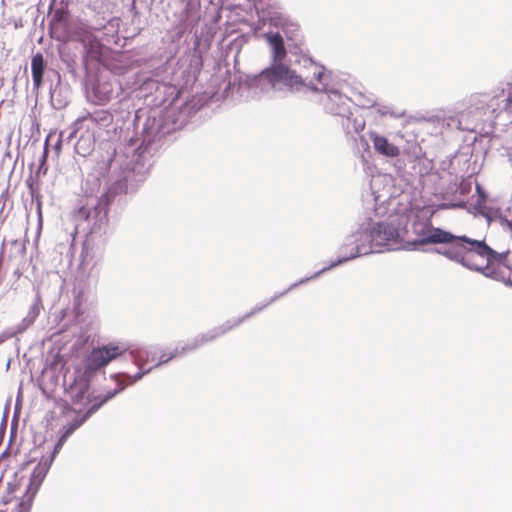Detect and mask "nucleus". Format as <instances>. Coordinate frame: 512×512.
<instances>
[{
	"label": "nucleus",
	"instance_id": "f257e3e1",
	"mask_svg": "<svg viewBox=\"0 0 512 512\" xmlns=\"http://www.w3.org/2000/svg\"><path fill=\"white\" fill-rule=\"evenodd\" d=\"M420 235L422 238L417 243L448 244L447 247L439 250V253L472 270L480 271L488 268L493 257L494 251L484 241L455 236L441 228L427 226V230Z\"/></svg>",
	"mask_w": 512,
	"mask_h": 512
},
{
	"label": "nucleus",
	"instance_id": "f03ea898",
	"mask_svg": "<svg viewBox=\"0 0 512 512\" xmlns=\"http://www.w3.org/2000/svg\"><path fill=\"white\" fill-rule=\"evenodd\" d=\"M127 351L128 347L120 343H108L104 346L93 348L84 359L83 377L75 379L67 389L72 404L86 406L92 403L88 395L90 378L99 369L123 356Z\"/></svg>",
	"mask_w": 512,
	"mask_h": 512
},
{
	"label": "nucleus",
	"instance_id": "7ed1b4c3",
	"mask_svg": "<svg viewBox=\"0 0 512 512\" xmlns=\"http://www.w3.org/2000/svg\"><path fill=\"white\" fill-rule=\"evenodd\" d=\"M269 303L264 306L254 308L250 313L238 317L230 319L223 324L213 328L212 330L207 331L206 333H202L195 337L191 342H189L185 347L182 348V352L195 350L209 342L216 340L217 338L223 336L224 334L230 332L234 328L241 325L246 319L250 316L260 312L264 307H266Z\"/></svg>",
	"mask_w": 512,
	"mask_h": 512
},
{
	"label": "nucleus",
	"instance_id": "20e7f679",
	"mask_svg": "<svg viewBox=\"0 0 512 512\" xmlns=\"http://www.w3.org/2000/svg\"><path fill=\"white\" fill-rule=\"evenodd\" d=\"M470 100L481 116H493L505 110L506 94L503 88H495L489 92L476 93Z\"/></svg>",
	"mask_w": 512,
	"mask_h": 512
},
{
	"label": "nucleus",
	"instance_id": "39448f33",
	"mask_svg": "<svg viewBox=\"0 0 512 512\" xmlns=\"http://www.w3.org/2000/svg\"><path fill=\"white\" fill-rule=\"evenodd\" d=\"M49 470L47 461H40L34 468L26 489V492L17 506V512H30L35 495L37 494L43 480Z\"/></svg>",
	"mask_w": 512,
	"mask_h": 512
},
{
	"label": "nucleus",
	"instance_id": "423d86ee",
	"mask_svg": "<svg viewBox=\"0 0 512 512\" xmlns=\"http://www.w3.org/2000/svg\"><path fill=\"white\" fill-rule=\"evenodd\" d=\"M114 394H108L102 398H95L94 402L91 404V406L87 409L86 413L83 415V417L80 420H75L72 423H70L67 427H65V431L58 439L57 443L55 444L52 456L50 459H41L40 461H47L49 463V466L51 465V462L53 461V458L56 454L60 452L63 445L67 441V439L74 433V431L79 428L92 414H94L105 402H107L109 399L113 397Z\"/></svg>",
	"mask_w": 512,
	"mask_h": 512
},
{
	"label": "nucleus",
	"instance_id": "0eeeda50",
	"mask_svg": "<svg viewBox=\"0 0 512 512\" xmlns=\"http://www.w3.org/2000/svg\"><path fill=\"white\" fill-rule=\"evenodd\" d=\"M483 118L473 107V103L470 100V105L467 109L454 116L445 118L444 121L449 129L456 128L461 131L473 132L476 130L479 121L483 120Z\"/></svg>",
	"mask_w": 512,
	"mask_h": 512
},
{
	"label": "nucleus",
	"instance_id": "6e6552de",
	"mask_svg": "<svg viewBox=\"0 0 512 512\" xmlns=\"http://www.w3.org/2000/svg\"><path fill=\"white\" fill-rule=\"evenodd\" d=\"M371 244L375 247L389 246L397 243L399 232L388 223H377L370 233Z\"/></svg>",
	"mask_w": 512,
	"mask_h": 512
},
{
	"label": "nucleus",
	"instance_id": "1a4fd4ad",
	"mask_svg": "<svg viewBox=\"0 0 512 512\" xmlns=\"http://www.w3.org/2000/svg\"><path fill=\"white\" fill-rule=\"evenodd\" d=\"M370 139L373 143L374 149L381 155L386 157H397L400 155V149L396 145L390 143L384 136L377 134L376 132H370Z\"/></svg>",
	"mask_w": 512,
	"mask_h": 512
},
{
	"label": "nucleus",
	"instance_id": "9d476101",
	"mask_svg": "<svg viewBox=\"0 0 512 512\" xmlns=\"http://www.w3.org/2000/svg\"><path fill=\"white\" fill-rule=\"evenodd\" d=\"M46 69V62L41 53H36L31 59V73L33 87L39 89L43 84V76Z\"/></svg>",
	"mask_w": 512,
	"mask_h": 512
},
{
	"label": "nucleus",
	"instance_id": "9b49d317",
	"mask_svg": "<svg viewBox=\"0 0 512 512\" xmlns=\"http://www.w3.org/2000/svg\"><path fill=\"white\" fill-rule=\"evenodd\" d=\"M265 38L272 48L274 63H282L287 55L283 37L279 33H268L265 34Z\"/></svg>",
	"mask_w": 512,
	"mask_h": 512
},
{
	"label": "nucleus",
	"instance_id": "f8f14e48",
	"mask_svg": "<svg viewBox=\"0 0 512 512\" xmlns=\"http://www.w3.org/2000/svg\"><path fill=\"white\" fill-rule=\"evenodd\" d=\"M287 74V66L283 63H274L271 67L266 68L260 74L273 87L283 82V77Z\"/></svg>",
	"mask_w": 512,
	"mask_h": 512
},
{
	"label": "nucleus",
	"instance_id": "ddd939ff",
	"mask_svg": "<svg viewBox=\"0 0 512 512\" xmlns=\"http://www.w3.org/2000/svg\"><path fill=\"white\" fill-rule=\"evenodd\" d=\"M103 251H99V249L94 248V246H90L89 242H85L81 254V265L84 268L92 269L97 265L99 258L102 257Z\"/></svg>",
	"mask_w": 512,
	"mask_h": 512
},
{
	"label": "nucleus",
	"instance_id": "4468645a",
	"mask_svg": "<svg viewBox=\"0 0 512 512\" xmlns=\"http://www.w3.org/2000/svg\"><path fill=\"white\" fill-rule=\"evenodd\" d=\"M83 43L87 56L91 60H99L102 55V44L100 41L96 37L89 36L83 39Z\"/></svg>",
	"mask_w": 512,
	"mask_h": 512
},
{
	"label": "nucleus",
	"instance_id": "2eb2a0df",
	"mask_svg": "<svg viewBox=\"0 0 512 512\" xmlns=\"http://www.w3.org/2000/svg\"><path fill=\"white\" fill-rule=\"evenodd\" d=\"M98 125V121L92 114L87 113L86 115L79 117L73 123L72 137L75 136L79 131L94 129Z\"/></svg>",
	"mask_w": 512,
	"mask_h": 512
},
{
	"label": "nucleus",
	"instance_id": "dca6fc26",
	"mask_svg": "<svg viewBox=\"0 0 512 512\" xmlns=\"http://www.w3.org/2000/svg\"><path fill=\"white\" fill-rule=\"evenodd\" d=\"M286 86L298 89L303 86L304 83L300 76H298L293 70L287 66V74L283 77V82Z\"/></svg>",
	"mask_w": 512,
	"mask_h": 512
},
{
	"label": "nucleus",
	"instance_id": "f3484780",
	"mask_svg": "<svg viewBox=\"0 0 512 512\" xmlns=\"http://www.w3.org/2000/svg\"><path fill=\"white\" fill-rule=\"evenodd\" d=\"M93 143L94 140L81 136L75 146L77 153L83 156L90 153L93 148Z\"/></svg>",
	"mask_w": 512,
	"mask_h": 512
},
{
	"label": "nucleus",
	"instance_id": "a211bd4d",
	"mask_svg": "<svg viewBox=\"0 0 512 512\" xmlns=\"http://www.w3.org/2000/svg\"><path fill=\"white\" fill-rule=\"evenodd\" d=\"M54 150L56 151V155L59 156L62 151V134L59 135L54 145Z\"/></svg>",
	"mask_w": 512,
	"mask_h": 512
},
{
	"label": "nucleus",
	"instance_id": "6ab92c4d",
	"mask_svg": "<svg viewBox=\"0 0 512 512\" xmlns=\"http://www.w3.org/2000/svg\"><path fill=\"white\" fill-rule=\"evenodd\" d=\"M173 357H174V355H169V356L162 355L160 357L159 362L157 363V365H160L162 363H166L167 361H169Z\"/></svg>",
	"mask_w": 512,
	"mask_h": 512
},
{
	"label": "nucleus",
	"instance_id": "aec40b11",
	"mask_svg": "<svg viewBox=\"0 0 512 512\" xmlns=\"http://www.w3.org/2000/svg\"><path fill=\"white\" fill-rule=\"evenodd\" d=\"M51 138V135L48 136L47 140H46V144H45V149H44V154H43V159H42V162L44 163L46 161V157H47V142L50 140Z\"/></svg>",
	"mask_w": 512,
	"mask_h": 512
},
{
	"label": "nucleus",
	"instance_id": "412c9836",
	"mask_svg": "<svg viewBox=\"0 0 512 512\" xmlns=\"http://www.w3.org/2000/svg\"><path fill=\"white\" fill-rule=\"evenodd\" d=\"M476 189H477V191H478L479 193H482L480 185H477V186H476Z\"/></svg>",
	"mask_w": 512,
	"mask_h": 512
},
{
	"label": "nucleus",
	"instance_id": "4be33fe9",
	"mask_svg": "<svg viewBox=\"0 0 512 512\" xmlns=\"http://www.w3.org/2000/svg\"><path fill=\"white\" fill-rule=\"evenodd\" d=\"M318 80L321 81V73L318 74Z\"/></svg>",
	"mask_w": 512,
	"mask_h": 512
}]
</instances>
